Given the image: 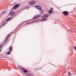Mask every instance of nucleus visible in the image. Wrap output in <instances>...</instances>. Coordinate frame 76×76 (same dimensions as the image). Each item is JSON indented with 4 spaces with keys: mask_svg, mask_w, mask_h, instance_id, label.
<instances>
[{
    "mask_svg": "<svg viewBox=\"0 0 76 76\" xmlns=\"http://www.w3.org/2000/svg\"><path fill=\"white\" fill-rule=\"evenodd\" d=\"M29 3L31 4H35V2L34 1H30Z\"/></svg>",
    "mask_w": 76,
    "mask_h": 76,
    "instance_id": "4",
    "label": "nucleus"
},
{
    "mask_svg": "<svg viewBox=\"0 0 76 76\" xmlns=\"http://www.w3.org/2000/svg\"><path fill=\"white\" fill-rule=\"evenodd\" d=\"M37 22V20H36L31 22V23H34V22Z\"/></svg>",
    "mask_w": 76,
    "mask_h": 76,
    "instance_id": "16",
    "label": "nucleus"
},
{
    "mask_svg": "<svg viewBox=\"0 0 76 76\" xmlns=\"http://www.w3.org/2000/svg\"><path fill=\"white\" fill-rule=\"evenodd\" d=\"M10 36V34H9L8 36H7L6 38V40H5V42H6V40H7V39H8V38H9V36Z\"/></svg>",
    "mask_w": 76,
    "mask_h": 76,
    "instance_id": "15",
    "label": "nucleus"
},
{
    "mask_svg": "<svg viewBox=\"0 0 76 76\" xmlns=\"http://www.w3.org/2000/svg\"><path fill=\"white\" fill-rule=\"evenodd\" d=\"M1 45H0V48H1Z\"/></svg>",
    "mask_w": 76,
    "mask_h": 76,
    "instance_id": "24",
    "label": "nucleus"
},
{
    "mask_svg": "<svg viewBox=\"0 0 76 76\" xmlns=\"http://www.w3.org/2000/svg\"><path fill=\"white\" fill-rule=\"evenodd\" d=\"M68 73L69 74V75L70 76V75H72V74H70V72H68Z\"/></svg>",
    "mask_w": 76,
    "mask_h": 76,
    "instance_id": "19",
    "label": "nucleus"
},
{
    "mask_svg": "<svg viewBox=\"0 0 76 76\" xmlns=\"http://www.w3.org/2000/svg\"><path fill=\"white\" fill-rule=\"evenodd\" d=\"M9 14L10 15H11L12 16H13V15H15V12H10L9 13Z\"/></svg>",
    "mask_w": 76,
    "mask_h": 76,
    "instance_id": "3",
    "label": "nucleus"
},
{
    "mask_svg": "<svg viewBox=\"0 0 76 76\" xmlns=\"http://www.w3.org/2000/svg\"><path fill=\"white\" fill-rule=\"evenodd\" d=\"M39 16H40V15H38V16H35L34 17L33 19H37V18H38L39 17Z\"/></svg>",
    "mask_w": 76,
    "mask_h": 76,
    "instance_id": "7",
    "label": "nucleus"
},
{
    "mask_svg": "<svg viewBox=\"0 0 76 76\" xmlns=\"http://www.w3.org/2000/svg\"><path fill=\"white\" fill-rule=\"evenodd\" d=\"M6 23H7L5 22L2 25V26H4V25H5V24H6Z\"/></svg>",
    "mask_w": 76,
    "mask_h": 76,
    "instance_id": "20",
    "label": "nucleus"
},
{
    "mask_svg": "<svg viewBox=\"0 0 76 76\" xmlns=\"http://www.w3.org/2000/svg\"><path fill=\"white\" fill-rule=\"evenodd\" d=\"M74 48L75 49V50H76V46L74 47Z\"/></svg>",
    "mask_w": 76,
    "mask_h": 76,
    "instance_id": "18",
    "label": "nucleus"
},
{
    "mask_svg": "<svg viewBox=\"0 0 76 76\" xmlns=\"http://www.w3.org/2000/svg\"><path fill=\"white\" fill-rule=\"evenodd\" d=\"M42 20H45V21H47V18H42Z\"/></svg>",
    "mask_w": 76,
    "mask_h": 76,
    "instance_id": "8",
    "label": "nucleus"
},
{
    "mask_svg": "<svg viewBox=\"0 0 76 76\" xmlns=\"http://www.w3.org/2000/svg\"><path fill=\"white\" fill-rule=\"evenodd\" d=\"M5 11H4V12H2V14H4V13H5Z\"/></svg>",
    "mask_w": 76,
    "mask_h": 76,
    "instance_id": "23",
    "label": "nucleus"
},
{
    "mask_svg": "<svg viewBox=\"0 0 76 76\" xmlns=\"http://www.w3.org/2000/svg\"><path fill=\"white\" fill-rule=\"evenodd\" d=\"M48 12L49 13H51L52 12H53V11L52 10H50Z\"/></svg>",
    "mask_w": 76,
    "mask_h": 76,
    "instance_id": "13",
    "label": "nucleus"
},
{
    "mask_svg": "<svg viewBox=\"0 0 76 76\" xmlns=\"http://www.w3.org/2000/svg\"><path fill=\"white\" fill-rule=\"evenodd\" d=\"M4 21V22H4V21Z\"/></svg>",
    "mask_w": 76,
    "mask_h": 76,
    "instance_id": "26",
    "label": "nucleus"
},
{
    "mask_svg": "<svg viewBox=\"0 0 76 76\" xmlns=\"http://www.w3.org/2000/svg\"><path fill=\"white\" fill-rule=\"evenodd\" d=\"M40 10V13H43V10L42 9H41V10Z\"/></svg>",
    "mask_w": 76,
    "mask_h": 76,
    "instance_id": "12",
    "label": "nucleus"
},
{
    "mask_svg": "<svg viewBox=\"0 0 76 76\" xmlns=\"http://www.w3.org/2000/svg\"><path fill=\"white\" fill-rule=\"evenodd\" d=\"M23 72L24 73H27L28 72V71L26 70H24Z\"/></svg>",
    "mask_w": 76,
    "mask_h": 76,
    "instance_id": "17",
    "label": "nucleus"
},
{
    "mask_svg": "<svg viewBox=\"0 0 76 76\" xmlns=\"http://www.w3.org/2000/svg\"><path fill=\"white\" fill-rule=\"evenodd\" d=\"M69 32H71V33H73V32H72V30H71V29H69L68 30Z\"/></svg>",
    "mask_w": 76,
    "mask_h": 76,
    "instance_id": "9",
    "label": "nucleus"
},
{
    "mask_svg": "<svg viewBox=\"0 0 76 76\" xmlns=\"http://www.w3.org/2000/svg\"><path fill=\"white\" fill-rule=\"evenodd\" d=\"M63 14L65 16H67L69 15V13L67 11H64L63 12Z\"/></svg>",
    "mask_w": 76,
    "mask_h": 76,
    "instance_id": "2",
    "label": "nucleus"
},
{
    "mask_svg": "<svg viewBox=\"0 0 76 76\" xmlns=\"http://www.w3.org/2000/svg\"><path fill=\"white\" fill-rule=\"evenodd\" d=\"M12 47H11L10 48L9 51H12Z\"/></svg>",
    "mask_w": 76,
    "mask_h": 76,
    "instance_id": "10",
    "label": "nucleus"
},
{
    "mask_svg": "<svg viewBox=\"0 0 76 76\" xmlns=\"http://www.w3.org/2000/svg\"><path fill=\"white\" fill-rule=\"evenodd\" d=\"M28 9H29V8L28 7H27L26 8V10H28Z\"/></svg>",
    "mask_w": 76,
    "mask_h": 76,
    "instance_id": "21",
    "label": "nucleus"
},
{
    "mask_svg": "<svg viewBox=\"0 0 76 76\" xmlns=\"http://www.w3.org/2000/svg\"><path fill=\"white\" fill-rule=\"evenodd\" d=\"M12 19V18H10L8 19H7L6 21H7H7H9V20H10V19Z\"/></svg>",
    "mask_w": 76,
    "mask_h": 76,
    "instance_id": "11",
    "label": "nucleus"
},
{
    "mask_svg": "<svg viewBox=\"0 0 76 76\" xmlns=\"http://www.w3.org/2000/svg\"><path fill=\"white\" fill-rule=\"evenodd\" d=\"M19 6H20V4H18L15 5L13 7V10H16V9H17Z\"/></svg>",
    "mask_w": 76,
    "mask_h": 76,
    "instance_id": "1",
    "label": "nucleus"
},
{
    "mask_svg": "<svg viewBox=\"0 0 76 76\" xmlns=\"http://www.w3.org/2000/svg\"><path fill=\"white\" fill-rule=\"evenodd\" d=\"M7 54H8V55H9L10 54V52L8 51L6 53Z\"/></svg>",
    "mask_w": 76,
    "mask_h": 76,
    "instance_id": "14",
    "label": "nucleus"
},
{
    "mask_svg": "<svg viewBox=\"0 0 76 76\" xmlns=\"http://www.w3.org/2000/svg\"><path fill=\"white\" fill-rule=\"evenodd\" d=\"M1 52V49H0V52Z\"/></svg>",
    "mask_w": 76,
    "mask_h": 76,
    "instance_id": "25",
    "label": "nucleus"
},
{
    "mask_svg": "<svg viewBox=\"0 0 76 76\" xmlns=\"http://www.w3.org/2000/svg\"><path fill=\"white\" fill-rule=\"evenodd\" d=\"M29 76H30V75H29Z\"/></svg>",
    "mask_w": 76,
    "mask_h": 76,
    "instance_id": "27",
    "label": "nucleus"
},
{
    "mask_svg": "<svg viewBox=\"0 0 76 76\" xmlns=\"http://www.w3.org/2000/svg\"><path fill=\"white\" fill-rule=\"evenodd\" d=\"M50 14L47 15L45 14L44 15L43 18H47V17H48V16H50Z\"/></svg>",
    "mask_w": 76,
    "mask_h": 76,
    "instance_id": "5",
    "label": "nucleus"
},
{
    "mask_svg": "<svg viewBox=\"0 0 76 76\" xmlns=\"http://www.w3.org/2000/svg\"><path fill=\"white\" fill-rule=\"evenodd\" d=\"M36 7L39 10H41V7L40 6H36Z\"/></svg>",
    "mask_w": 76,
    "mask_h": 76,
    "instance_id": "6",
    "label": "nucleus"
},
{
    "mask_svg": "<svg viewBox=\"0 0 76 76\" xmlns=\"http://www.w3.org/2000/svg\"><path fill=\"white\" fill-rule=\"evenodd\" d=\"M50 10H52L53 11V8H50Z\"/></svg>",
    "mask_w": 76,
    "mask_h": 76,
    "instance_id": "22",
    "label": "nucleus"
}]
</instances>
